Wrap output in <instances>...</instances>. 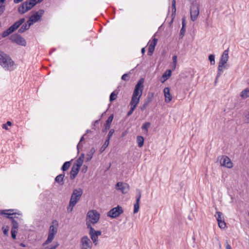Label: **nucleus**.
Segmentation results:
<instances>
[{
	"instance_id": "f257e3e1",
	"label": "nucleus",
	"mask_w": 249,
	"mask_h": 249,
	"mask_svg": "<svg viewBox=\"0 0 249 249\" xmlns=\"http://www.w3.org/2000/svg\"><path fill=\"white\" fill-rule=\"evenodd\" d=\"M14 61L7 54L0 51V65L6 71L13 69Z\"/></svg>"
},
{
	"instance_id": "f03ea898",
	"label": "nucleus",
	"mask_w": 249,
	"mask_h": 249,
	"mask_svg": "<svg viewBox=\"0 0 249 249\" xmlns=\"http://www.w3.org/2000/svg\"><path fill=\"white\" fill-rule=\"evenodd\" d=\"M0 214L4 217L10 219L12 223L13 226L11 230V236L13 239H16V224L14 223V218L15 217L16 213L14 209H7L0 210Z\"/></svg>"
},
{
	"instance_id": "7ed1b4c3",
	"label": "nucleus",
	"mask_w": 249,
	"mask_h": 249,
	"mask_svg": "<svg viewBox=\"0 0 249 249\" xmlns=\"http://www.w3.org/2000/svg\"><path fill=\"white\" fill-rule=\"evenodd\" d=\"M49 230V233L47 240L43 243L42 246L45 247L52 242L54 239V235L57 232L58 224L56 220L53 221Z\"/></svg>"
},
{
	"instance_id": "20e7f679",
	"label": "nucleus",
	"mask_w": 249,
	"mask_h": 249,
	"mask_svg": "<svg viewBox=\"0 0 249 249\" xmlns=\"http://www.w3.org/2000/svg\"><path fill=\"white\" fill-rule=\"evenodd\" d=\"M36 4V2H33L31 0H26L18 7V12L23 14L31 9Z\"/></svg>"
},
{
	"instance_id": "39448f33",
	"label": "nucleus",
	"mask_w": 249,
	"mask_h": 249,
	"mask_svg": "<svg viewBox=\"0 0 249 249\" xmlns=\"http://www.w3.org/2000/svg\"><path fill=\"white\" fill-rule=\"evenodd\" d=\"M124 213L122 207L119 205L111 209L108 212L107 215L112 218H115Z\"/></svg>"
},
{
	"instance_id": "423d86ee",
	"label": "nucleus",
	"mask_w": 249,
	"mask_h": 249,
	"mask_svg": "<svg viewBox=\"0 0 249 249\" xmlns=\"http://www.w3.org/2000/svg\"><path fill=\"white\" fill-rule=\"evenodd\" d=\"M44 13V10L39 9L30 17L27 22H30L31 25H33L34 23L37 22L40 19H41V18Z\"/></svg>"
},
{
	"instance_id": "0eeeda50",
	"label": "nucleus",
	"mask_w": 249,
	"mask_h": 249,
	"mask_svg": "<svg viewBox=\"0 0 249 249\" xmlns=\"http://www.w3.org/2000/svg\"><path fill=\"white\" fill-rule=\"evenodd\" d=\"M87 218L89 219V221L93 224L98 222L100 219V214L96 210H91L88 212L87 213Z\"/></svg>"
},
{
	"instance_id": "6e6552de",
	"label": "nucleus",
	"mask_w": 249,
	"mask_h": 249,
	"mask_svg": "<svg viewBox=\"0 0 249 249\" xmlns=\"http://www.w3.org/2000/svg\"><path fill=\"white\" fill-rule=\"evenodd\" d=\"M81 249H91L92 243L88 236H84L81 239Z\"/></svg>"
},
{
	"instance_id": "1a4fd4ad",
	"label": "nucleus",
	"mask_w": 249,
	"mask_h": 249,
	"mask_svg": "<svg viewBox=\"0 0 249 249\" xmlns=\"http://www.w3.org/2000/svg\"><path fill=\"white\" fill-rule=\"evenodd\" d=\"M83 194V190L80 188L74 189L73 190L70 200L77 203Z\"/></svg>"
},
{
	"instance_id": "9d476101",
	"label": "nucleus",
	"mask_w": 249,
	"mask_h": 249,
	"mask_svg": "<svg viewBox=\"0 0 249 249\" xmlns=\"http://www.w3.org/2000/svg\"><path fill=\"white\" fill-rule=\"evenodd\" d=\"M199 13V6L197 4H193L190 8L191 19L193 21L196 20Z\"/></svg>"
},
{
	"instance_id": "9b49d317",
	"label": "nucleus",
	"mask_w": 249,
	"mask_h": 249,
	"mask_svg": "<svg viewBox=\"0 0 249 249\" xmlns=\"http://www.w3.org/2000/svg\"><path fill=\"white\" fill-rule=\"evenodd\" d=\"M215 216L218 222V225L220 229H224L226 227V224L223 219V213L220 212H217Z\"/></svg>"
},
{
	"instance_id": "f8f14e48",
	"label": "nucleus",
	"mask_w": 249,
	"mask_h": 249,
	"mask_svg": "<svg viewBox=\"0 0 249 249\" xmlns=\"http://www.w3.org/2000/svg\"><path fill=\"white\" fill-rule=\"evenodd\" d=\"M136 192L137 193V194L136 196V203L134 205V210H133L134 213H137L139 211L140 203V200L141 198V190L139 189H137L136 190Z\"/></svg>"
},
{
	"instance_id": "ddd939ff",
	"label": "nucleus",
	"mask_w": 249,
	"mask_h": 249,
	"mask_svg": "<svg viewBox=\"0 0 249 249\" xmlns=\"http://www.w3.org/2000/svg\"><path fill=\"white\" fill-rule=\"evenodd\" d=\"M229 50L228 49L225 50L221 56L218 66L219 67H225V64L227 63L229 58Z\"/></svg>"
},
{
	"instance_id": "4468645a",
	"label": "nucleus",
	"mask_w": 249,
	"mask_h": 249,
	"mask_svg": "<svg viewBox=\"0 0 249 249\" xmlns=\"http://www.w3.org/2000/svg\"><path fill=\"white\" fill-rule=\"evenodd\" d=\"M220 162L222 166L228 168H231L233 166V163L231 159L227 156H223Z\"/></svg>"
},
{
	"instance_id": "2eb2a0df",
	"label": "nucleus",
	"mask_w": 249,
	"mask_h": 249,
	"mask_svg": "<svg viewBox=\"0 0 249 249\" xmlns=\"http://www.w3.org/2000/svg\"><path fill=\"white\" fill-rule=\"evenodd\" d=\"M154 93L153 92H149L148 93L144 104L141 107V111H143L146 108L149 104L152 101L154 98Z\"/></svg>"
},
{
	"instance_id": "dca6fc26",
	"label": "nucleus",
	"mask_w": 249,
	"mask_h": 249,
	"mask_svg": "<svg viewBox=\"0 0 249 249\" xmlns=\"http://www.w3.org/2000/svg\"><path fill=\"white\" fill-rule=\"evenodd\" d=\"M113 119V115H110L107 119L106 121V123L104 124V127L102 129V132L103 133H106L107 131L109 129Z\"/></svg>"
},
{
	"instance_id": "f3484780",
	"label": "nucleus",
	"mask_w": 249,
	"mask_h": 249,
	"mask_svg": "<svg viewBox=\"0 0 249 249\" xmlns=\"http://www.w3.org/2000/svg\"><path fill=\"white\" fill-rule=\"evenodd\" d=\"M116 188L117 190H121L123 194H125L128 191V185L122 182H118L116 185Z\"/></svg>"
},
{
	"instance_id": "a211bd4d",
	"label": "nucleus",
	"mask_w": 249,
	"mask_h": 249,
	"mask_svg": "<svg viewBox=\"0 0 249 249\" xmlns=\"http://www.w3.org/2000/svg\"><path fill=\"white\" fill-rule=\"evenodd\" d=\"M15 31H16V22L14 23L11 26H10L6 30L4 31L2 33L1 36L3 38H4L9 36V35L11 34Z\"/></svg>"
},
{
	"instance_id": "6ab92c4d",
	"label": "nucleus",
	"mask_w": 249,
	"mask_h": 249,
	"mask_svg": "<svg viewBox=\"0 0 249 249\" xmlns=\"http://www.w3.org/2000/svg\"><path fill=\"white\" fill-rule=\"evenodd\" d=\"M170 89L169 87H166L163 90V92L165 96V102L166 103H169L172 99V96L170 93Z\"/></svg>"
},
{
	"instance_id": "aec40b11",
	"label": "nucleus",
	"mask_w": 249,
	"mask_h": 249,
	"mask_svg": "<svg viewBox=\"0 0 249 249\" xmlns=\"http://www.w3.org/2000/svg\"><path fill=\"white\" fill-rule=\"evenodd\" d=\"M65 174L64 173L57 175L54 179L55 182L57 183L59 185H63L64 184V178Z\"/></svg>"
},
{
	"instance_id": "412c9836",
	"label": "nucleus",
	"mask_w": 249,
	"mask_h": 249,
	"mask_svg": "<svg viewBox=\"0 0 249 249\" xmlns=\"http://www.w3.org/2000/svg\"><path fill=\"white\" fill-rule=\"evenodd\" d=\"M186 18L184 16L182 18V28L180 31L179 37L182 38L186 31Z\"/></svg>"
},
{
	"instance_id": "4be33fe9",
	"label": "nucleus",
	"mask_w": 249,
	"mask_h": 249,
	"mask_svg": "<svg viewBox=\"0 0 249 249\" xmlns=\"http://www.w3.org/2000/svg\"><path fill=\"white\" fill-rule=\"evenodd\" d=\"M16 43L17 44L22 46H25L27 44L26 40L20 35L17 34L16 36Z\"/></svg>"
},
{
	"instance_id": "5701e85b",
	"label": "nucleus",
	"mask_w": 249,
	"mask_h": 249,
	"mask_svg": "<svg viewBox=\"0 0 249 249\" xmlns=\"http://www.w3.org/2000/svg\"><path fill=\"white\" fill-rule=\"evenodd\" d=\"M172 71L170 70H167L166 71L162 74L160 81L161 83H164L165 81H166L171 75Z\"/></svg>"
},
{
	"instance_id": "b1692460",
	"label": "nucleus",
	"mask_w": 249,
	"mask_h": 249,
	"mask_svg": "<svg viewBox=\"0 0 249 249\" xmlns=\"http://www.w3.org/2000/svg\"><path fill=\"white\" fill-rule=\"evenodd\" d=\"M32 25L30 23V22H27V21L23 24L21 27L18 29V32L19 33H22L29 29L30 27Z\"/></svg>"
},
{
	"instance_id": "393cba45",
	"label": "nucleus",
	"mask_w": 249,
	"mask_h": 249,
	"mask_svg": "<svg viewBox=\"0 0 249 249\" xmlns=\"http://www.w3.org/2000/svg\"><path fill=\"white\" fill-rule=\"evenodd\" d=\"M140 98L141 97H139L138 96H135L132 95V97L130 103V106H135L137 107L138 104H139V103L140 102Z\"/></svg>"
},
{
	"instance_id": "a878e982",
	"label": "nucleus",
	"mask_w": 249,
	"mask_h": 249,
	"mask_svg": "<svg viewBox=\"0 0 249 249\" xmlns=\"http://www.w3.org/2000/svg\"><path fill=\"white\" fill-rule=\"evenodd\" d=\"M95 152V150L94 148L92 147L90 149L89 151V152L87 154V157H86V161L87 162H89L91 160Z\"/></svg>"
},
{
	"instance_id": "bb28decb",
	"label": "nucleus",
	"mask_w": 249,
	"mask_h": 249,
	"mask_svg": "<svg viewBox=\"0 0 249 249\" xmlns=\"http://www.w3.org/2000/svg\"><path fill=\"white\" fill-rule=\"evenodd\" d=\"M89 235L94 245H97L98 244V236H97L92 231H91V233H89Z\"/></svg>"
},
{
	"instance_id": "cd10ccee",
	"label": "nucleus",
	"mask_w": 249,
	"mask_h": 249,
	"mask_svg": "<svg viewBox=\"0 0 249 249\" xmlns=\"http://www.w3.org/2000/svg\"><path fill=\"white\" fill-rule=\"evenodd\" d=\"M79 171L78 169L76 170L74 168L72 167L70 172V179L71 180L74 179L78 174Z\"/></svg>"
},
{
	"instance_id": "c85d7f7f",
	"label": "nucleus",
	"mask_w": 249,
	"mask_h": 249,
	"mask_svg": "<svg viewBox=\"0 0 249 249\" xmlns=\"http://www.w3.org/2000/svg\"><path fill=\"white\" fill-rule=\"evenodd\" d=\"M71 164V161H66L63 163L61 168V169L63 171V173L68 170L70 167Z\"/></svg>"
},
{
	"instance_id": "c756f323",
	"label": "nucleus",
	"mask_w": 249,
	"mask_h": 249,
	"mask_svg": "<svg viewBox=\"0 0 249 249\" xmlns=\"http://www.w3.org/2000/svg\"><path fill=\"white\" fill-rule=\"evenodd\" d=\"M172 19L171 20V22H173V19L176 15V0H173L172 1Z\"/></svg>"
},
{
	"instance_id": "7c9ffc66",
	"label": "nucleus",
	"mask_w": 249,
	"mask_h": 249,
	"mask_svg": "<svg viewBox=\"0 0 249 249\" xmlns=\"http://www.w3.org/2000/svg\"><path fill=\"white\" fill-rule=\"evenodd\" d=\"M240 96L244 99H246L249 97V88H247L243 90L241 93Z\"/></svg>"
},
{
	"instance_id": "2f4dec72",
	"label": "nucleus",
	"mask_w": 249,
	"mask_h": 249,
	"mask_svg": "<svg viewBox=\"0 0 249 249\" xmlns=\"http://www.w3.org/2000/svg\"><path fill=\"white\" fill-rule=\"evenodd\" d=\"M144 140V138L142 136L137 137V142L139 147H142L143 145Z\"/></svg>"
},
{
	"instance_id": "473e14b6",
	"label": "nucleus",
	"mask_w": 249,
	"mask_h": 249,
	"mask_svg": "<svg viewBox=\"0 0 249 249\" xmlns=\"http://www.w3.org/2000/svg\"><path fill=\"white\" fill-rule=\"evenodd\" d=\"M142 93V89H139L135 88L133 95L135 96L141 97Z\"/></svg>"
},
{
	"instance_id": "72a5a7b5",
	"label": "nucleus",
	"mask_w": 249,
	"mask_h": 249,
	"mask_svg": "<svg viewBox=\"0 0 249 249\" xmlns=\"http://www.w3.org/2000/svg\"><path fill=\"white\" fill-rule=\"evenodd\" d=\"M143 82H144V79L143 78L140 79L138 82H137V84L136 85L135 88L139 89H143Z\"/></svg>"
},
{
	"instance_id": "f704fd0d",
	"label": "nucleus",
	"mask_w": 249,
	"mask_h": 249,
	"mask_svg": "<svg viewBox=\"0 0 249 249\" xmlns=\"http://www.w3.org/2000/svg\"><path fill=\"white\" fill-rule=\"evenodd\" d=\"M109 143V141H108V139H106L104 143L103 144V145L100 148V153H102L103 151H104L105 150V149L108 146Z\"/></svg>"
},
{
	"instance_id": "c9c22d12",
	"label": "nucleus",
	"mask_w": 249,
	"mask_h": 249,
	"mask_svg": "<svg viewBox=\"0 0 249 249\" xmlns=\"http://www.w3.org/2000/svg\"><path fill=\"white\" fill-rule=\"evenodd\" d=\"M76 204V203L71 201H70L69 204L67 207V211L68 213L71 212L73 207Z\"/></svg>"
},
{
	"instance_id": "e433bc0d",
	"label": "nucleus",
	"mask_w": 249,
	"mask_h": 249,
	"mask_svg": "<svg viewBox=\"0 0 249 249\" xmlns=\"http://www.w3.org/2000/svg\"><path fill=\"white\" fill-rule=\"evenodd\" d=\"M12 123L10 121H7L6 123L2 125V128L5 130H9V127L11 126Z\"/></svg>"
},
{
	"instance_id": "4c0bfd02",
	"label": "nucleus",
	"mask_w": 249,
	"mask_h": 249,
	"mask_svg": "<svg viewBox=\"0 0 249 249\" xmlns=\"http://www.w3.org/2000/svg\"><path fill=\"white\" fill-rule=\"evenodd\" d=\"M223 67H219V66H218V71L217 75L216 76L215 79V83L217 82V80L218 78L221 76L223 72Z\"/></svg>"
},
{
	"instance_id": "58836bf2",
	"label": "nucleus",
	"mask_w": 249,
	"mask_h": 249,
	"mask_svg": "<svg viewBox=\"0 0 249 249\" xmlns=\"http://www.w3.org/2000/svg\"><path fill=\"white\" fill-rule=\"evenodd\" d=\"M117 94L118 93H115V91L112 92L110 94L109 96V101L110 102L113 101L115 100L117 97Z\"/></svg>"
},
{
	"instance_id": "ea45409f",
	"label": "nucleus",
	"mask_w": 249,
	"mask_h": 249,
	"mask_svg": "<svg viewBox=\"0 0 249 249\" xmlns=\"http://www.w3.org/2000/svg\"><path fill=\"white\" fill-rule=\"evenodd\" d=\"M151 124L150 122H145L142 126V129L145 130L146 132H148V127L150 126Z\"/></svg>"
},
{
	"instance_id": "a19ab883",
	"label": "nucleus",
	"mask_w": 249,
	"mask_h": 249,
	"mask_svg": "<svg viewBox=\"0 0 249 249\" xmlns=\"http://www.w3.org/2000/svg\"><path fill=\"white\" fill-rule=\"evenodd\" d=\"M155 48L154 47H153L151 45H149L148 51L147 53L148 55L151 56L153 54Z\"/></svg>"
},
{
	"instance_id": "79ce46f5",
	"label": "nucleus",
	"mask_w": 249,
	"mask_h": 249,
	"mask_svg": "<svg viewBox=\"0 0 249 249\" xmlns=\"http://www.w3.org/2000/svg\"><path fill=\"white\" fill-rule=\"evenodd\" d=\"M209 60L210 61L211 65L215 64V56L213 54H210L209 56Z\"/></svg>"
},
{
	"instance_id": "37998d69",
	"label": "nucleus",
	"mask_w": 249,
	"mask_h": 249,
	"mask_svg": "<svg viewBox=\"0 0 249 249\" xmlns=\"http://www.w3.org/2000/svg\"><path fill=\"white\" fill-rule=\"evenodd\" d=\"M25 21V19L24 18H22L21 19H20L18 21H17V23H16V28H17V29L20 26H21Z\"/></svg>"
},
{
	"instance_id": "c03bdc74",
	"label": "nucleus",
	"mask_w": 249,
	"mask_h": 249,
	"mask_svg": "<svg viewBox=\"0 0 249 249\" xmlns=\"http://www.w3.org/2000/svg\"><path fill=\"white\" fill-rule=\"evenodd\" d=\"M136 107L134 106H131L130 110L127 113L126 117H129V116H130L133 112V111L135 110V109L136 108Z\"/></svg>"
},
{
	"instance_id": "a18cd8bd",
	"label": "nucleus",
	"mask_w": 249,
	"mask_h": 249,
	"mask_svg": "<svg viewBox=\"0 0 249 249\" xmlns=\"http://www.w3.org/2000/svg\"><path fill=\"white\" fill-rule=\"evenodd\" d=\"M122 80L128 81L129 79V75L127 73L124 74L121 77Z\"/></svg>"
},
{
	"instance_id": "49530a36",
	"label": "nucleus",
	"mask_w": 249,
	"mask_h": 249,
	"mask_svg": "<svg viewBox=\"0 0 249 249\" xmlns=\"http://www.w3.org/2000/svg\"><path fill=\"white\" fill-rule=\"evenodd\" d=\"M114 131H115L114 129H111L109 131L107 139H108V141H110V139L111 137L112 136L113 134L114 133Z\"/></svg>"
},
{
	"instance_id": "de8ad7c7",
	"label": "nucleus",
	"mask_w": 249,
	"mask_h": 249,
	"mask_svg": "<svg viewBox=\"0 0 249 249\" xmlns=\"http://www.w3.org/2000/svg\"><path fill=\"white\" fill-rule=\"evenodd\" d=\"M158 42V39L156 38H153L152 41L150 42L149 45H151L153 47H154L155 48V46L157 45Z\"/></svg>"
},
{
	"instance_id": "09e8293b",
	"label": "nucleus",
	"mask_w": 249,
	"mask_h": 249,
	"mask_svg": "<svg viewBox=\"0 0 249 249\" xmlns=\"http://www.w3.org/2000/svg\"><path fill=\"white\" fill-rule=\"evenodd\" d=\"M100 121V119L96 120L94 122V123L92 124L91 127L92 129L96 130V125L97 124H99V122Z\"/></svg>"
},
{
	"instance_id": "8fccbe9b",
	"label": "nucleus",
	"mask_w": 249,
	"mask_h": 249,
	"mask_svg": "<svg viewBox=\"0 0 249 249\" xmlns=\"http://www.w3.org/2000/svg\"><path fill=\"white\" fill-rule=\"evenodd\" d=\"M59 244L58 242H56L54 246H51V247H46L44 249H55L57 248Z\"/></svg>"
},
{
	"instance_id": "3c124183",
	"label": "nucleus",
	"mask_w": 249,
	"mask_h": 249,
	"mask_svg": "<svg viewBox=\"0 0 249 249\" xmlns=\"http://www.w3.org/2000/svg\"><path fill=\"white\" fill-rule=\"evenodd\" d=\"M177 63V55H174L173 56V65L174 68H175L176 67Z\"/></svg>"
},
{
	"instance_id": "603ef678",
	"label": "nucleus",
	"mask_w": 249,
	"mask_h": 249,
	"mask_svg": "<svg viewBox=\"0 0 249 249\" xmlns=\"http://www.w3.org/2000/svg\"><path fill=\"white\" fill-rule=\"evenodd\" d=\"M87 228L89 230V234L91 233V231H93L94 230V229L91 226V224L90 223H88L87 222Z\"/></svg>"
},
{
	"instance_id": "864d4df0",
	"label": "nucleus",
	"mask_w": 249,
	"mask_h": 249,
	"mask_svg": "<svg viewBox=\"0 0 249 249\" xmlns=\"http://www.w3.org/2000/svg\"><path fill=\"white\" fill-rule=\"evenodd\" d=\"M5 6L3 4L0 5V15H1L4 12Z\"/></svg>"
},
{
	"instance_id": "5fc2aeb1",
	"label": "nucleus",
	"mask_w": 249,
	"mask_h": 249,
	"mask_svg": "<svg viewBox=\"0 0 249 249\" xmlns=\"http://www.w3.org/2000/svg\"><path fill=\"white\" fill-rule=\"evenodd\" d=\"M3 232L4 235H7L9 231V228L6 227V228L3 227Z\"/></svg>"
},
{
	"instance_id": "6e6d98bb",
	"label": "nucleus",
	"mask_w": 249,
	"mask_h": 249,
	"mask_svg": "<svg viewBox=\"0 0 249 249\" xmlns=\"http://www.w3.org/2000/svg\"><path fill=\"white\" fill-rule=\"evenodd\" d=\"M94 233H95L97 236H99L101 235L102 232L100 231H96L94 230L93 231Z\"/></svg>"
},
{
	"instance_id": "4d7b16f0",
	"label": "nucleus",
	"mask_w": 249,
	"mask_h": 249,
	"mask_svg": "<svg viewBox=\"0 0 249 249\" xmlns=\"http://www.w3.org/2000/svg\"><path fill=\"white\" fill-rule=\"evenodd\" d=\"M245 122L247 123H249V112L245 115Z\"/></svg>"
},
{
	"instance_id": "13d9d810",
	"label": "nucleus",
	"mask_w": 249,
	"mask_h": 249,
	"mask_svg": "<svg viewBox=\"0 0 249 249\" xmlns=\"http://www.w3.org/2000/svg\"><path fill=\"white\" fill-rule=\"evenodd\" d=\"M87 169H88V166L84 165L82 167V172L83 173H86L87 171Z\"/></svg>"
},
{
	"instance_id": "bf43d9fd",
	"label": "nucleus",
	"mask_w": 249,
	"mask_h": 249,
	"mask_svg": "<svg viewBox=\"0 0 249 249\" xmlns=\"http://www.w3.org/2000/svg\"><path fill=\"white\" fill-rule=\"evenodd\" d=\"M10 39L13 42H16V36L12 35L10 37Z\"/></svg>"
},
{
	"instance_id": "052dcab7",
	"label": "nucleus",
	"mask_w": 249,
	"mask_h": 249,
	"mask_svg": "<svg viewBox=\"0 0 249 249\" xmlns=\"http://www.w3.org/2000/svg\"><path fill=\"white\" fill-rule=\"evenodd\" d=\"M83 147V145L81 144V142H79L78 143L77 145V149L78 151V152H79V149L82 148Z\"/></svg>"
},
{
	"instance_id": "680f3d73",
	"label": "nucleus",
	"mask_w": 249,
	"mask_h": 249,
	"mask_svg": "<svg viewBox=\"0 0 249 249\" xmlns=\"http://www.w3.org/2000/svg\"><path fill=\"white\" fill-rule=\"evenodd\" d=\"M72 168H74L75 169H76V170H78L79 171L80 170V168L81 167L78 166L76 164H75V163H74L72 167Z\"/></svg>"
},
{
	"instance_id": "e2e57ef3",
	"label": "nucleus",
	"mask_w": 249,
	"mask_h": 249,
	"mask_svg": "<svg viewBox=\"0 0 249 249\" xmlns=\"http://www.w3.org/2000/svg\"><path fill=\"white\" fill-rule=\"evenodd\" d=\"M226 249H231L230 245L228 243L227 241L226 242Z\"/></svg>"
},
{
	"instance_id": "0e129e2a",
	"label": "nucleus",
	"mask_w": 249,
	"mask_h": 249,
	"mask_svg": "<svg viewBox=\"0 0 249 249\" xmlns=\"http://www.w3.org/2000/svg\"><path fill=\"white\" fill-rule=\"evenodd\" d=\"M74 163L80 167H81L82 165V163L81 162L77 161V160L75 161V162Z\"/></svg>"
},
{
	"instance_id": "69168bd1",
	"label": "nucleus",
	"mask_w": 249,
	"mask_h": 249,
	"mask_svg": "<svg viewBox=\"0 0 249 249\" xmlns=\"http://www.w3.org/2000/svg\"><path fill=\"white\" fill-rule=\"evenodd\" d=\"M43 0H31V1H32L33 2H36L37 4L41 2Z\"/></svg>"
},
{
	"instance_id": "338daca9",
	"label": "nucleus",
	"mask_w": 249,
	"mask_h": 249,
	"mask_svg": "<svg viewBox=\"0 0 249 249\" xmlns=\"http://www.w3.org/2000/svg\"><path fill=\"white\" fill-rule=\"evenodd\" d=\"M77 160L81 162L83 164L84 160L79 157Z\"/></svg>"
},
{
	"instance_id": "774afa93",
	"label": "nucleus",
	"mask_w": 249,
	"mask_h": 249,
	"mask_svg": "<svg viewBox=\"0 0 249 249\" xmlns=\"http://www.w3.org/2000/svg\"><path fill=\"white\" fill-rule=\"evenodd\" d=\"M145 52V48H142L141 50V53L142 54V55H143L144 54Z\"/></svg>"
}]
</instances>
